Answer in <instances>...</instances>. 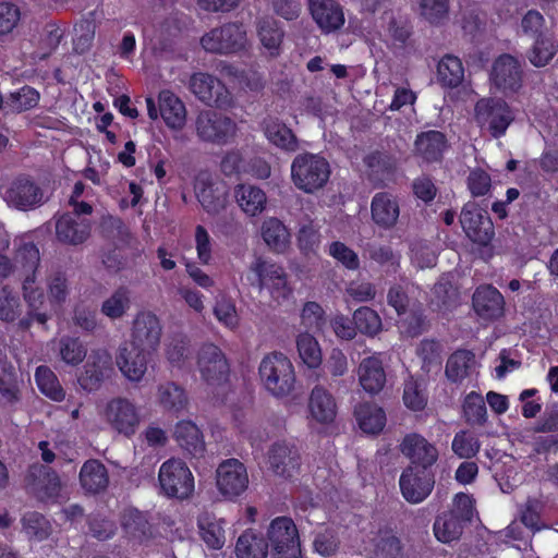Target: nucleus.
I'll return each mask as SVG.
<instances>
[{
  "instance_id": "nucleus-1",
  "label": "nucleus",
  "mask_w": 558,
  "mask_h": 558,
  "mask_svg": "<svg viewBox=\"0 0 558 558\" xmlns=\"http://www.w3.org/2000/svg\"><path fill=\"white\" fill-rule=\"evenodd\" d=\"M16 259L28 271L22 281V295L27 306V314L20 319L19 325L23 329L29 328L34 322L46 325L51 315L44 311L45 293L37 282L36 270L40 264L39 250L34 243H22L16 251Z\"/></svg>"
},
{
  "instance_id": "nucleus-2",
  "label": "nucleus",
  "mask_w": 558,
  "mask_h": 558,
  "mask_svg": "<svg viewBox=\"0 0 558 558\" xmlns=\"http://www.w3.org/2000/svg\"><path fill=\"white\" fill-rule=\"evenodd\" d=\"M330 172L329 162L318 154H299L291 163L293 184L307 194L322 190L328 182Z\"/></svg>"
},
{
  "instance_id": "nucleus-3",
  "label": "nucleus",
  "mask_w": 558,
  "mask_h": 558,
  "mask_svg": "<svg viewBox=\"0 0 558 558\" xmlns=\"http://www.w3.org/2000/svg\"><path fill=\"white\" fill-rule=\"evenodd\" d=\"M259 377L265 389L275 397H286L294 388L295 372L290 359L281 352H271L259 364Z\"/></svg>"
},
{
  "instance_id": "nucleus-4",
  "label": "nucleus",
  "mask_w": 558,
  "mask_h": 558,
  "mask_svg": "<svg viewBox=\"0 0 558 558\" xmlns=\"http://www.w3.org/2000/svg\"><path fill=\"white\" fill-rule=\"evenodd\" d=\"M201 45L213 53H238L247 49L248 39L243 24L227 23L203 35Z\"/></svg>"
},
{
  "instance_id": "nucleus-5",
  "label": "nucleus",
  "mask_w": 558,
  "mask_h": 558,
  "mask_svg": "<svg viewBox=\"0 0 558 558\" xmlns=\"http://www.w3.org/2000/svg\"><path fill=\"white\" fill-rule=\"evenodd\" d=\"M162 492L178 499L189 498L195 488L194 476L189 466L180 459L171 458L165 461L158 473Z\"/></svg>"
},
{
  "instance_id": "nucleus-6",
  "label": "nucleus",
  "mask_w": 558,
  "mask_h": 558,
  "mask_svg": "<svg viewBox=\"0 0 558 558\" xmlns=\"http://www.w3.org/2000/svg\"><path fill=\"white\" fill-rule=\"evenodd\" d=\"M267 537L274 558H301L299 532L292 519H274L268 526Z\"/></svg>"
},
{
  "instance_id": "nucleus-7",
  "label": "nucleus",
  "mask_w": 558,
  "mask_h": 558,
  "mask_svg": "<svg viewBox=\"0 0 558 558\" xmlns=\"http://www.w3.org/2000/svg\"><path fill=\"white\" fill-rule=\"evenodd\" d=\"M475 120L481 128H487L498 138L514 120V113L501 98H482L475 105Z\"/></svg>"
},
{
  "instance_id": "nucleus-8",
  "label": "nucleus",
  "mask_w": 558,
  "mask_h": 558,
  "mask_svg": "<svg viewBox=\"0 0 558 558\" xmlns=\"http://www.w3.org/2000/svg\"><path fill=\"white\" fill-rule=\"evenodd\" d=\"M250 269L258 277L259 286L268 290L277 304H282L292 296L293 288L283 267L258 257L251 264Z\"/></svg>"
},
{
  "instance_id": "nucleus-9",
  "label": "nucleus",
  "mask_w": 558,
  "mask_h": 558,
  "mask_svg": "<svg viewBox=\"0 0 558 558\" xmlns=\"http://www.w3.org/2000/svg\"><path fill=\"white\" fill-rule=\"evenodd\" d=\"M102 415L113 430L126 437L133 436L141 424L138 408L131 400L122 397L109 400Z\"/></svg>"
},
{
  "instance_id": "nucleus-10",
  "label": "nucleus",
  "mask_w": 558,
  "mask_h": 558,
  "mask_svg": "<svg viewBox=\"0 0 558 558\" xmlns=\"http://www.w3.org/2000/svg\"><path fill=\"white\" fill-rule=\"evenodd\" d=\"M245 465L238 459L223 460L216 469V486L223 498L234 500L248 487Z\"/></svg>"
},
{
  "instance_id": "nucleus-11",
  "label": "nucleus",
  "mask_w": 558,
  "mask_h": 558,
  "mask_svg": "<svg viewBox=\"0 0 558 558\" xmlns=\"http://www.w3.org/2000/svg\"><path fill=\"white\" fill-rule=\"evenodd\" d=\"M195 125L199 140L217 145L227 144L236 133V124L232 119L211 110L202 111Z\"/></svg>"
},
{
  "instance_id": "nucleus-12",
  "label": "nucleus",
  "mask_w": 558,
  "mask_h": 558,
  "mask_svg": "<svg viewBox=\"0 0 558 558\" xmlns=\"http://www.w3.org/2000/svg\"><path fill=\"white\" fill-rule=\"evenodd\" d=\"M196 365L202 379L209 386L225 383L229 364L225 353L214 343H204L197 351Z\"/></svg>"
},
{
  "instance_id": "nucleus-13",
  "label": "nucleus",
  "mask_w": 558,
  "mask_h": 558,
  "mask_svg": "<svg viewBox=\"0 0 558 558\" xmlns=\"http://www.w3.org/2000/svg\"><path fill=\"white\" fill-rule=\"evenodd\" d=\"M161 335L159 318L151 312H140L133 320L130 341L126 343L151 354L158 349Z\"/></svg>"
},
{
  "instance_id": "nucleus-14",
  "label": "nucleus",
  "mask_w": 558,
  "mask_h": 558,
  "mask_svg": "<svg viewBox=\"0 0 558 558\" xmlns=\"http://www.w3.org/2000/svg\"><path fill=\"white\" fill-rule=\"evenodd\" d=\"M435 475L430 470L407 466L399 478L402 497L410 504L423 502L433 492Z\"/></svg>"
},
{
  "instance_id": "nucleus-15",
  "label": "nucleus",
  "mask_w": 558,
  "mask_h": 558,
  "mask_svg": "<svg viewBox=\"0 0 558 558\" xmlns=\"http://www.w3.org/2000/svg\"><path fill=\"white\" fill-rule=\"evenodd\" d=\"M147 113L151 120L161 117L168 128L181 130L186 123V109L183 101L170 90H161L158 106L151 97L146 98Z\"/></svg>"
},
{
  "instance_id": "nucleus-16",
  "label": "nucleus",
  "mask_w": 558,
  "mask_h": 558,
  "mask_svg": "<svg viewBox=\"0 0 558 558\" xmlns=\"http://www.w3.org/2000/svg\"><path fill=\"white\" fill-rule=\"evenodd\" d=\"M44 191L32 179L19 177L5 187L3 199L9 207L17 210H31L44 204Z\"/></svg>"
},
{
  "instance_id": "nucleus-17",
  "label": "nucleus",
  "mask_w": 558,
  "mask_h": 558,
  "mask_svg": "<svg viewBox=\"0 0 558 558\" xmlns=\"http://www.w3.org/2000/svg\"><path fill=\"white\" fill-rule=\"evenodd\" d=\"M492 84L504 95H512L520 90L523 82V68L513 56L505 53L493 63Z\"/></svg>"
},
{
  "instance_id": "nucleus-18",
  "label": "nucleus",
  "mask_w": 558,
  "mask_h": 558,
  "mask_svg": "<svg viewBox=\"0 0 558 558\" xmlns=\"http://www.w3.org/2000/svg\"><path fill=\"white\" fill-rule=\"evenodd\" d=\"M191 92L204 104L218 108L232 106L233 98L229 89L215 76L195 73L190 78Z\"/></svg>"
},
{
  "instance_id": "nucleus-19",
  "label": "nucleus",
  "mask_w": 558,
  "mask_h": 558,
  "mask_svg": "<svg viewBox=\"0 0 558 558\" xmlns=\"http://www.w3.org/2000/svg\"><path fill=\"white\" fill-rule=\"evenodd\" d=\"M27 487L41 501H57L61 497L62 482L52 469L34 464L28 471Z\"/></svg>"
},
{
  "instance_id": "nucleus-20",
  "label": "nucleus",
  "mask_w": 558,
  "mask_h": 558,
  "mask_svg": "<svg viewBox=\"0 0 558 558\" xmlns=\"http://www.w3.org/2000/svg\"><path fill=\"white\" fill-rule=\"evenodd\" d=\"M112 371L110 352L106 349L93 350L78 376V383L85 390H96L106 378L110 377Z\"/></svg>"
},
{
  "instance_id": "nucleus-21",
  "label": "nucleus",
  "mask_w": 558,
  "mask_h": 558,
  "mask_svg": "<svg viewBox=\"0 0 558 558\" xmlns=\"http://www.w3.org/2000/svg\"><path fill=\"white\" fill-rule=\"evenodd\" d=\"M308 10L324 35L338 33L345 24L344 9L336 0H308Z\"/></svg>"
},
{
  "instance_id": "nucleus-22",
  "label": "nucleus",
  "mask_w": 558,
  "mask_h": 558,
  "mask_svg": "<svg viewBox=\"0 0 558 558\" xmlns=\"http://www.w3.org/2000/svg\"><path fill=\"white\" fill-rule=\"evenodd\" d=\"M400 451L410 460L411 465L426 470L437 462L439 456L436 446L416 433L404 436Z\"/></svg>"
},
{
  "instance_id": "nucleus-23",
  "label": "nucleus",
  "mask_w": 558,
  "mask_h": 558,
  "mask_svg": "<svg viewBox=\"0 0 558 558\" xmlns=\"http://www.w3.org/2000/svg\"><path fill=\"white\" fill-rule=\"evenodd\" d=\"M460 223L470 240L485 244L493 235V223L487 214L475 203H468L461 210Z\"/></svg>"
},
{
  "instance_id": "nucleus-24",
  "label": "nucleus",
  "mask_w": 558,
  "mask_h": 558,
  "mask_svg": "<svg viewBox=\"0 0 558 558\" xmlns=\"http://www.w3.org/2000/svg\"><path fill=\"white\" fill-rule=\"evenodd\" d=\"M267 462L276 475L291 478L300 470L301 457L294 445L282 440L271 445Z\"/></svg>"
},
{
  "instance_id": "nucleus-25",
  "label": "nucleus",
  "mask_w": 558,
  "mask_h": 558,
  "mask_svg": "<svg viewBox=\"0 0 558 558\" xmlns=\"http://www.w3.org/2000/svg\"><path fill=\"white\" fill-rule=\"evenodd\" d=\"M195 194L202 207L210 215L219 214L227 205V187L214 181L209 174H199L195 182Z\"/></svg>"
},
{
  "instance_id": "nucleus-26",
  "label": "nucleus",
  "mask_w": 558,
  "mask_h": 558,
  "mask_svg": "<svg viewBox=\"0 0 558 558\" xmlns=\"http://www.w3.org/2000/svg\"><path fill=\"white\" fill-rule=\"evenodd\" d=\"M472 304L475 313L484 320H495L505 313V299L502 294L490 284L476 288Z\"/></svg>"
},
{
  "instance_id": "nucleus-27",
  "label": "nucleus",
  "mask_w": 558,
  "mask_h": 558,
  "mask_svg": "<svg viewBox=\"0 0 558 558\" xmlns=\"http://www.w3.org/2000/svg\"><path fill=\"white\" fill-rule=\"evenodd\" d=\"M90 221L66 213L56 219V236L66 245H80L90 235Z\"/></svg>"
},
{
  "instance_id": "nucleus-28",
  "label": "nucleus",
  "mask_w": 558,
  "mask_h": 558,
  "mask_svg": "<svg viewBox=\"0 0 558 558\" xmlns=\"http://www.w3.org/2000/svg\"><path fill=\"white\" fill-rule=\"evenodd\" d=\"M148 352L137 350L128 343L120 347L116 357L117 366L122 375L131 381H140L147 371Z\"/></svg>"
},
{
  "instance_id": "nucleus-29",
  "label": "nucleus",
  "mask_w": 558,
  "mask_h": 558,
  "mask_svg": "<svg viewBox=\"0 0 558 558\" xmlns=\"http://www.w3.org/2000/svg\"><path fill=\"white\" fill-rule=\"evenodd\" d=\"M308 413L312 421L328 425L337 415V404L333 396L322 385H316L308 397Z\"/></svg>"
},
{
  "instance_id": "nucleus-30",
  "label": "nucleus",
  "mask_w": 558,
  "mask_h": 558,
  "mask_svg": "<svg viewBox=\"0 0 558 558\" xmlns=\"http://www.w3.org/2000/svg\"><path fill=\"white\" fill-rule=\"evenodd\" d=\"M357 378L364 391L376 395L386 385V372L379 354L364 357L357 367Z\"/></svg>"
},
{
  "instance_id": "nucleus-31",
  "label": "nucleus",
  "mask_w": 558,
  "mask_h": 558,
  "mask_svg": "<svg viewBox=\"0 0 558 558\" xmlns=\"http://www.w3.org/2000/svg\"><path fill=\"white\" fill-rule=\"evenodd\" d=\"M78 481L85 494L97 495L107 489L109 472L102 462L97 459H89L83 463L78 473Z\"/></svg>"
},
{
  "instance_id": "nucleus-32",
  "label": "nucleus",
  "mask_w": 558,
  "mask_h": 558,
  "mask_svg": "<svg viewBox=\"0 0 558 558\" xmlns=\"http://www.w3.org/2000/svg\"><path fill=\"white\" fill-rule=\"evenodd\" d=\"M256 28L264 53L270 58L280 56L284 38L280 23L272 17H264L257 22Z\"/></svg>"
},
{
  "instance_id": "nucleus-33",
  "label": "nucleus",
  "mask_w": 558,
  "mask_h": 558,
  "mask_svg": "<svg viewBox=\"0 0 558 558\" xmlns=\"http://www.w3.org/2000/svg\"><path fill=\"white\" fill-rule=\"evenodd\" d=\"M174 440L192 457H203L205 441L201 429L190 420H182L175 424Z\"/></svg>"
},
{
  "instance_id": "nucleus-34",
  "label": "nucleus",
  "mask_w": 558,
  "mask_h": 558,
  "mask_svg": "<svg viewBox=\"0 0 558 558\" xmlns=\"http://www.w3.org/2000/svg\"><path fill=\"white\" fill-rule=\"evenodd\" d=\"M373 221L380 228H392L399 218L400 208L397 199L388 193H377L371 204Z\"/></svg>"
},
{
  "instance_id": "nucleus-35",
  "label": "nucleus",
  "mask_w": 558,
  "mask_h": 558,
  "mask_svg": "<svg viewBox=\"0 0 558 558\" xmlns=\"http://www.w3.org/2000/svg\"><path fill=\"white\" fill-rule=\"evenodd\" d=\"M234 197L241 210L250 217L260 215L267 205L266 193L252 184H239L234 189Z\"/></svg>"
},
{
  "instance_id": "nucleus-36",
  "label": "nucleus",
  "mask_w": 558,
  "mask_h": 558,
  "mask_svg": "<svg viewBox=\"0 0 558 558\" xmlns=\"http://www.w3.org/2000/svg\"><path fill=\"white\" fill-rule=\"evenodd\" d=\"M260 234L266 245L276 253H284L291 243V234L281 220L268 217L263 220Z\"/></svg>"
},
{
  "instance_id": "nucleus-37",
  "label": "nucleus",
  "mask_w": 558,
  "mask_h": 558,
  "mask_svg": "<svg viewBox=\"0 0 558 558\" xmlns=\"http://www.w3.org/2000/svg\"><path fill=\"white\" fill-rule=\"evenodd\" d=\"M295 348L301 363L308 369H318L322 366V347L310 331L305 330L296 335Z\"/></svg>"
},
{
  "instance_id": "nucleus-38",
  "label": "nucleus",
  "mask_w": 558,
  "mask_h": 558,
  "mask_svg": "<svg viewBox=\"0 0 558 558\" xmlns=\"http://www.w3.org/2000/svg\"><path fill=\"white\" fill-rule=\"evenodd\" d=\"M47 298L51 311H58L68 300L70 295V283L66 275L61 270L50 271L45 279Z\"/></svg>"
},
{
  "instance_id": "nucleus-39",
  "label": "nucleus",
  "mask_w": 558,
  "mask_h": 558,
  "mask_svg": "<svg viewBox=\"0 0 558 558\" xmlns=\"http://www.w3.org/2000/svg\"><path fill=\"white\" fill-rule=\"evenodd\" d=\"M558 52V40L553 34L536 37L525 52L529 62L535 68L548 65Z\"/></svg>"
},
{
  "instance_id": "nucleus-40",
  "label": "nucleus",
  "mask_w": 558,
  "mask_h": 558,
  "mask_svg": "<svg viewBox=\"0 0 558 558\" xmlns=\"http://www.w3.org/2000/svg\"><path fill=\"white\" fill-rule=\"evenodd\" d=\"M225 521L214 514L205 512L197 519L199 535L204 543L211 549H220L226 543L223 529Z\"/></svg>"
},
{
  "instance_id": "nucleus-41",
  "label": "nucleus",
  "mask_w": 558,
  "mask_h": 558,
  "mask_svg": "<svg viewBox=\"0 0 558 558\" xmlns=\"http://www.w3.org/2000/svg\"><path fill=\"white\" fill-rule=\"evenodd\" d=\"M22 533L31 542H44L50 537L53 526L43 513L27 511L21 518Z\"/></svg>"
},
{
  "instance_id": "nucleus-42",
  "label": "nucleus",
  "mask_w": 558,
  "mask_h": 558,
  "mask_svg": "<svg viewBox=\"0 0 558 558\" xmlns=\"http://www.w3.org/2000/svg\"><path fill=\"white\" fill-rule=\"evenodd\" d=\"M158 403L167 411L180 414L187 410L189 397L181 386L168 381L158 386Z\"/></svg>"
},
{
  "instance_id": "nucleus-43",
  "label": "nucleus",
  "mask_w": 558,
  "mask_h": 558,
  "mask_svg": "<svg viewBox=\"0 0 558 558\" xmlns=\"http://www.w3.org/2000/svg\"><path fill=\"white\" fill-rule=\"evenodd\" d=\"M354 415L360 428L366 434H377L386 425V414L375 403H360L355 408Z\"/></svg>"
},
{
  "instance_id": "nucleus-44",
  "label": "nucleus",
  "mask_w": 558,
  "mask_h": 558,
  "mask_svg": "<svg viewBox=\"0 0 558 558\" xmlns=\"http://www.w3.org/2000/svg\"><path fill=\"white\" fill-rule=\"evenodd\" d=\"M121 525L125 535L134 543L142 544L151 536L147 519L136 509H128L123 512Z\"/></svg>"
},
{
  "instance_id": "nucleus-45",
  "label": "nucleus",
  "mask_w": 558,
  "mask_h": 558,
  "mask_svg": "<svg viewBox=\"0 0 558 558\" xmlns=\"http://www.w3.org/2000/svg\"><path fill=\"white\" fill-rule=\"evenodd\" d=\"M267 554L268 543L260 533L247 530L238 538L236 558H266Z\"/></svg>"
},
{
  "instance_id": "nucleus-46",
  "label": "nucleus",
  "mask_w": 558,
  "mask_h": 558,
  "mask_svg": "<svg viewBox=\"0 0 558 558\" xmlns=\"http://www.w3.org/2000/svg\"><path fill=\"white\" fill-rule=\"evenodd\" d=\"M446 147V138L439 131H427L415 140L416 153L426 161L437 160Z\"/></svg>"
},
{
  "instance_id": "nucleus-47",
  "label": "nucleus",
  "mask_w": 558,
  "mask_h": 558,
  "mask_svg": "<svg viewBox=\"0 0 558 558\" xmlns=\"http://www.w3.org/2000/svg\"><path fill=\"white\" fill-rule=\"evenodd\" d=\"M265 135L277 147L295 151L299 148V142L293 132L278 120L269 119L265 122Z\"/></svg>"
},
{
  "instance_id": "nucleus-48",
  "label": "nucleus",
  "mask_w": 558,
  "mask_h": 558,
  "mask_svg": "<svg viewBox=\"0 0 558 558\" xmlns=\"http://www.w3.org/2000/svg\"><path fill=\"white\" fill-rule=\"evenodd\" d=\"M463 523L456 512H444L438 515L434 523V534L442 543H450L458 539L463 531Z\"/></svg>"
},
{
  "instance_id": "nucleus-49",
  "label": "nucleus",
  "mask_w": 558,
  "mask_h": 558,
  "mask_svg": "<svg viewBox=\"0 0 558 558\" xmlns=\"http://www.w3.org/2000/svg\"><path fill=\"white\" fill-rule=\"evenodd\" d=\"M475 366V355L468 350H458L450 355L446 364V376L451 381H461Z\"/></svg>"
},
{
  "instance_id": "nucleus-50",
  "label": "nucleus",
  "mask_w": 558,
  "mask_h": 558,
  "mask_svg": "<svg viewBox=\"0 0 558 558\" xmlns=\"http://www.w3.org/2000/svg\"><path fill=\"white\" fill-rule=\"evenodd\" d=\"M58 356L69 366L80 365L87 356V348L76 337L64 336L58 341Z\"/></svg>"
},
{
  "instance_id": "nucleus-51",
  "label": "nucleus",
  "mask_w": 558,
  "mask_h": 558,
  "mask_svg": "<svg viewBox=\"0 0 558 558\" xmlns=\"http://www.w3.org/2000/svg\"><path fill=\"white\" fill-rule=\"evenodd\" d=\"M438 81L447 87H457L464 80V69L458 57L445 56L437 65Z\"/></svg>"
},
{
  "instance_id": "nucleus-52",
  "label": "nucleus",
  "mask_w": 558,
  "mask_h": 558,
  "mask_svg": "<svg viewBox=\"0 0 558 558\" xmlns=\"http://www.w3.org/2000/svg\"><path fill=\"white\" fill-rule=\"evenodd\" d=\"M39 99L40 95L35 88L23 86L8 96L5 109H8L9 112L21 113L35 108Z\"/></svg>"
},
{
  "instance_id": "nucleus-53",
  "label": "nucleus",
  "mask_w": 558,
  "mask_h": 558,
  "mask_svg": "<svg viewBox=\"0 0 558 558\" xmlns=\"http://www.w3.org/2000/svg\"><path fill=\"white\" fill-rule=\"evenodd\" d=\"M130 306V291L121 287L102 302L101 313L110 319H119L129 311Z\"/></svg>"
},
{
  "instance_id": "nucleus-54",
  "label": "nucleus",
  "mask_w": 558,
  "mask_h": 558,
  "mask_svg": "<svg viewBox=\"0 0 558 558\" xmlns=\"http://www.w3.org/2000/svg\"><path fill=\"white\" fill-rule=\"evenodd\" d=\"M35 380L39 390L53 401H62L65 391L61 387L56 374L47 366H39L35 373Z\"/></svg>"
},
{
  "instance_id": "nucleus-55",
  "label": "nucleus",
  "mask_w": 558,
  "mask_h": 558,
  "mask_svg": "<svg viewBox=\"0 0 558 558\" xmlns=\"http://www.w3.org/2000/svg\"><path fill=\"white\" fill-rule=\"evenodd\" d=\"M353 320L356 329L371 337L376 336L383 328L379 315L367 306L357 308L353 314Z\"/></svg>"
},
{
  "instance_id": "nucleus-56",
  "label": "nucleus",
  "mask_w": 558,
  "mask_h": 558,
  "mask_svg": "<svg viewBox=\"0 0 558 558\" xmlns=\"http://www.w3.org/2000/svg\"><path fill=\"white\" fill-rule=\"evenodd\" d=\"M22 313V304L17 294L8 287H0V320L14 322Z\"/></svg>"
},
{
  "instance_id": "nucleus-57",
  "label": "nucleus",
  "mask_w": 558,
  "mask_h": 558,
  "mask_svg": "<svg viewBox=\"0 0 558 558\" xmlns=\"http://www.w3.org/2000/svg\"><path fill=\"white\" fill-rule=\"evenodd\" d=\"M365 253L369 259L380 266L391 267L395 270L399 267L400 255L389 245L368 243Z\"/></svg>"
},
{
  "instance_id": "nucleus-58",
  "label": "nucleus",
  "mask_w": 558,
  "mask_h": 558,
  "mask_svg": "<svg viewBox=\"0 0 558 558\" xmlns=\"http://www.w3.org/2000/svg\"><path fill=\"white\" fill-rule=\"evenodd\" d=\"M463 412L470 424L482 425L486 421L487 411L483 397L474 391L470 392L463 403Z\"/></svg>"
},
{
  "instance_id": "nucleus-59",
  "label": "nucleus",
  "mask_w": 558,
  "mask_h": 558,
  "mask_svg": "<svg viewBox=\"0 0 558 558\" xmlns=\"http://www.w3.org/2000/svg\"><path fill=\"white\" fill-rule=\"evenodd\" d=\"M301 324L308 330L322 331L326 325L325 311L316 302H306L301 311Z\"/></svg>"
},
{
  "instance_id": "nucleus-60",
  "label": "nucleus",
  "mask_w": 558,
  "mask_h": 558,
  "mask_svg": "<svg viewBox=\"0 0 558 558\" xmlns=\"http://www.w3.org/2000/svg\"><path fill=\"white\" fill-rule=\"evenodd\" d=\"M417 356L422 361V368L429 372L441 363V347L434 340H422L416 349Z\"/></svg>"
},
{
  "instance_id": "nucleus-61",
  "label": "nucleus",
  "mask_w": 558,
  "mask_h": 558,
  "mask_svg": "<svg viewBox=\"0 0 558 558\" xmlns=\"http://www.w3.org/2000/svg\"><path fill=\"white\" fill-rule=\"evenodd\" d=\"M214 315L217 320L229 329H235L239 326V315L233 300L220 298L214 306Z\"/></svg>"
},
{
  "instance_id": "nucleus-62",
  "label": "nucleus",
  "mask_w": 558,
  "mask_h": 558,
  "mask_svg": "<svg viewBox=\"0 0 558 558\" xmlns=\"http://www.w3.org/2000/svg\"><path fill=\"white\" fill-rule=\"evenodd\" d=\"M451 447L460 458L470 459L480 451L481 444L473 434L462 430L456 434Z\"/></svg>"
},
{
  "instance_id": "nucleus-63",
  "label": "nucleus",
  "mask_w": 558,
  "mask_h": 558,
  "mask_svg": "<svg viewBox=\"0 0 558 558\" xmlns=\"http://www.w3.org/2000/svg\"><path fill=\"white\" fill-rule=\"evenodd\" d=\"M520 27L525 36H529L533 39L550 34L546 29L545 17L537 10H529L522 16Z\"/></svg>"
},
{
  "instance_id": "nucleus-64",
  "label": "nucleus",
  "mask_w": 558,
  "mask_h": 558,
  "mask_svg": "<svg viewBox=\"0 0 558 558\" xmlns=\"http://www.w3.org/2000/svg\"><path fill=\"white\" fill-rule=\"evenodd\" d=\"M62 38V31L54 24H48L39 39L38 49L35 52L38 59H45L50 56L59 46Z\"/></svg>"
}]
</instances>
